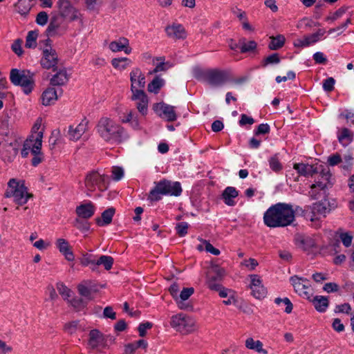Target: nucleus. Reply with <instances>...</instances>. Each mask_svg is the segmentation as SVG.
Masks as SVG:
<instances>
[{
	"label": "nucleus",
	"instance_id": "f257e3e1",
	"mask_svg": "<svg viewBox=\"0 0 354 354\" xmlns=\"http://www.w3.org/2000/svg\"><path fill=\"white\" fill-rule=\"evenodd\" d=\"M295 219L292 206L278 203L270 207L264 214L265 224L270 227H285L291 224Z\"/></svg>",
	"mask_w": 354,
	"mask_h": 354
},
{
	"label": "nucleus",
	"instance_id": "f03ea898",
	"mask_svg": "<svg viewBox=\"0 0 354 354\" xmlns=\"http://www.w3.org/2000/svg\"><path fill=\"white\" fill-rule=\"evenodd\" d=\"M170 326L176 332L182 335H189L196 330V324L194 319L183 313L171 316Z\"/></svg>",
	"mask_w": 354,
	"mask_h": 354
},
{
	"label": "nucleus",
	"instance_id": "7ed1b4c3",
	"mask_svg": "<svg viewBox=\"0 0 354 354\" xmlns=\"http://www.w3.org/2000/svg\"><path fill=\"white\" fill-rule=\"evenodd\" d=\"M181 192L182 189L178 182H171L165 179L156 184V187L150 192L149 198L152 201H158L160 198V194L178 196Z\"/></svg>",
	"mask_w": 354,
	"mask_h": 354
},
{
	"label": "nucleus",
	"instance_id": "20e7f679",
	"mask_svg": "<svg viewBox=\"0 0 354 354\" xmlns=\"http://www.w3.org/2000/svg\"><path fill=\"white\" fill-rule=\"evenodd\" d=\"M8 189L4 196L6 198H14L15 202L19 205L25 204L28 199L32 197V194L27 192V187L20 184L15 178H12L8 183Z\"/></svg>",
	"mask_w": 354,
	"mask_h": 354
},
{
	"label": "nucleus",
	"instance_id": "39448f33",
	"mask_svg": "<svg viewBox=\"0 0 354 354\" xmlns=\"http://www.w3.org/2000/svg\"><path fill=\"white\" fill-rule=\"evenodd\" d=\"M122 131L123 129L121 127L108 118L101 120L98 125V132L106 141L111 139L120 141Z\"/></svg>",
	"mask_w": 354,
	"mask_h": 354
},
{
	"label": "nucleus",
	"instance_id": "423d86ee",
	"mask_svg": "<svg viewBox=\"0 0 354 354\" xmlns=\"http://www.w3.org/2000/svg\"><path fill=\"white\" fill-rule=\"evenodd\" d=\"M225 274L224 268L216 263L211 262L207 272V283L209 288L211 290H218V288H220V282L223 281Z\"/></svg>",
	"mask_w": 354,
	"mask_h": 354
},
{
	"label": "nucleus",
	"instance_id": "0eeeda50",
	"mask_svg": "<svg viewBox=\"0 0 354 354\" xmlns=\"http://www.w3.org/2000/svg\"><path fill=\"white\" fill-rule=\"evenodd\" d=\"M10 79L15 85H20L24 87V92L28 94L31 92L34 81L32 77L26 74V71H19L13 68L10 71Z\"/></svg>",
	"mask_w": 354,
	"mask_h": 354
},
{
	"label": "nucleus",
	"instance_id": "6e6552de",
	"mask_svg": "<svg viewBox=\"0 0 354 354\" xmlns=\"http://www.w3.org/2000/svg\"><path fill=\"white\" fill-rule=\"evenodd\" d=\"M230 72L218 68L209 69L205 72V80L212 86H221L230 80Z\"/></svg>",
	"mask_w": 354,
	"mask_h": 354
},
{
	"label": "nucleus",
	"instance_id": "1a4fd4ad",
	"mask_svg": "<svg viewBox=\"0 0 354 354\" xmlns=\"http://www.w3.org/2000/svg\"><path fill=\"white\" fill-rule=\"evenodd\" d=\"M40 63L44 68L52 69L53 71H57L58 68L62 66L59 64V60L56 50L52 48V47L43 50V57Z\"/></svg>",
	"mask_w": 354,
	"mask_h": 354
},
{
	"label": "nucleus",
	"instance_id": "9d476101",
	"mask_svg": "<svg viewBox=\"0 0 354 354\" xmlns=\"http://www.w3.org/2000/svg\"><path fill=\"white\" fill-rule=\"evenodd\" d=\"M251 283L250 288L252 290V295L257 299H263L267 295V289L262 284L261 278L257 274H251L250 276Z\"/></svg>",
	"mask_w": 354,
	"mask_h": 354
},
{
	"label": "nucleus",
	"instance_id": "9b49d317",
	"mask_svg": "<svg viewBox=\"0 0 354 354\" xmlns=\"http://www.w3.org/2000/svg\"><path fill=\"white\" fill-rule=\"evenodd\" d=\"M58 7L59 15L64 19L73 21L77 18V10L68 0H59Z\"/></svg>",
	"mask_w": 354,
	"mask_h": 354
},
{
	"label": "nucleus",
	"instance_id": "f8f14e48",
	"mask_svg": "<svg viewBox=\"0 0 354 354\" xmlns=\"http://www.w3.org/2000/svg\"><path fill=\"white\" fill-rule=\"evenodd\" d=\"M135 86L133 84L131 86V90L133 93L131 99L133 100H138L137 103V109L142 115L147 113L148 98L146 93L143 90L134 89Z\"/></svg>",
	"mask_w": 354,
	"mask_h": 354
},
{
	"label": "nucleus",
	"instance_id": "ddd939ff",
	"mask_svg": "<svg viewBox=\"0 0 354 354\" xmlns=\"http://www.w3.org/2000/svg\"><path fill=\"white\" fill-rule=\"evenodd\" d=\"M88 344L92 350L101 351L100 346L106 347L103 334L97 329H93L88 334Z\"/></svg>",
	"mask_w": 354,
	"mask_h": 354
},
{
	"label": "nucleus",
	"instance_id": "4468645a",
	"mask_svg": "<svg viewBox=\"0 0 354 354\" xmlns=\"http://www.w3.org/2000/svg\"><path fill=\"white\" fill-rule=\"evenodd\" d=\"M290 281L297 293L309 300L310 299L313 292L310 286L304 283L302 279L297 276L291 277Z\"/></svg>",
	"mask_w": 354,
	"mask_h": 354
},
{
	"label": "nucleus",
	"instance_id": "2eb2a0df",
	"mask_svg": "<svg viewBox=\"0 0 354 354\" xmlns=\"http://www.w3.org/2000/svg\"><path fill=\"white\" fill-rule=\"evenodd\" d=\"M43 138V131H40L36 134H32L28 139H27L24 145L25 148L31 149L32 153L41 152Z\"/></svg>",
	"mask_w": 354,
	"mask_h": 354
},
{
	"label": "nucleus",
	"instance_id": "dca6fc26",
	"mask_svg": "<svg viewBox=\"0 0 354 354\" xmlns=\"http://www.w3.org/2000/svg\"><path fill=\"white\" fill-rule=\"evenodd\" d=\"M95 210V205L92 203L89 202L77 206L75 213L78 218L87 220L93 216Z\"/></svg>",
	"mask_w": 354,
	"mask_h": 354
},
{
	"label": "nucleus",
	"instance_id": "f3484780",
	"mask_svg": "<svg viewBox=\"0 0 354 354\" xmlns=\"http://www.w3.org/2000/svg\"><path fill=\"white\" fill-rule=\"evenodd\" d=\"M165 31L168 37L174 39H183L187 37L186 30L180 24H174L171 26H167Z\"/></svg>",
	"mask_w": 354,
	"mask_h": 354
},
{
	"label": "nucleus",
	"instance_id": "a211bd4d",
	"mask_svg": "<svg viewBox=\"0 0 354 354\" xmlns=\"http://www.w3.org/2000/svg\"><path fill=\"white\" fill-rule=\"evenodd\" d=\"M104 176H101L97 171H92L88 174L85 178V185L88 190L93 191L95 185H100L104 182Z\"/></svg>",
	"mask_w": 354,
	"mask_h": 354
},
{
	"label": "nucleus",
	"instance_id": "6ab92c4d",
	"mask_svg": "<svg viewBox=\"0 0 354 354\" xmlns=\"http://www.w3.org/2000/svg\"><path fill=\"white\" fill-rule=\"evenodd\" d=\"M57 246L59 252L64 255L66 260L68 261H74L75 257L71 250V247L66 239H58L57 240Z\"/></svg>",
	"mask_w": 354,
	"mask_h": 354
},
{
	"label": "nucleus",
	"instance_id": "aec40b11",
	"mask_svg": "<svg viewBox=\"0 0 354 354\" xmlns=\"http://www.w3.org/2000/svg\"><path fill=\"white\" fill-rule=\"evenodd\" d=\"M68 80L66 70L62 66L58 68L57 72L54 75L50 80V84L53 86H62Z\"/></svg>",
	"mask_w": 354,
	"mask_h": 354
},
{
	"label": "nucleus",
	"instance_id": "412c9836",
	"mask_svg": "<svg viewBox=\"0 0 354 354\" xmlns=\"http://www.w3.org/2000/svg\"><path fill=\"white\" fill-rule=\"evenodd\" d=\"M86 130V123L81 122L76 126L71 125L69 127L68 136L71 140H78Z\"/></svg>",
	"mask_w": 354,
	"mask_h": 354
},
{
	"label": "nucleus",
	"instance_id": "4be33fe9",
	"mask_svg": "<svg viewBox=\"0 0 354 354\" xmlns=\"http://www.w3.org/2000/svg\"><path fill=\"white\" fill-rule=\"evenodd\" d=\"M155 108L156 110L162 111L169 122H173L176 120V114L174 106L166 104L164 102H160L156 104Z\"/></svg>",
	"mask_w": 354,
	"mask_h": 354
},
{
	"label": "nucleus",
	"instance_id": "5701e85b",
	"mask_svg": "<svg viewBox=\"0 0 354 354\" xmlns=\"http://www.w3.org/2000/svg\"><path fill=\"white\" fill-rule=\"evenodd\" d=\"M294 169L297 170L299 174L304 176H313L315 174L319 173V168L310 165L296 163L294 165Z\"/></svg>",
	"mask_w": 354,
	"mask_h": 354
},
{
	"label": "nucleus",
	"instance_id": "b1692460",
	"mask_svg": "<svg viewBox=\"0 0 354 354\" xmlns=\"http://www.w3.org/2000/svg\"><path fill=\"white\" fill-rule=\"evenodd\" d=\"M238 192L233 187H227L225 189L222 194V198L224 200L226 205L229 206H233L234 201L233 198L238 196Z\"/></svg>",
	"mask_w": 354,
	"mask_h": 354
},
{
	"label": "nucleus",
	"instance_id": "393cba45",
	"mask_svg": "<svg viewBox=\"0 0 354 354\" xmlns=\"http://www.w3.org/2000/svg\"><path fill=\"white\" fill-rule=\"evenodd\" d=\"M245 346L249 350L263 354L268 353L267 351L263 348V343L259 340H254L252 337H248L245 339Z\"/></svg>",
	"mask_w": 354,
	"mask_h": 354
},
{
	"label": "nucleus",
	"instance_id": "a878e982",
	"mask_svg": "<svg viewBox=\"0 0 354 354\" xmlns=\"http://www.w3.org/2000/svg\"><path fill=\"white\" fill-rule=\"evenodd\" d=\"M42 104L44 106L50 105L57 99V91L54 88H48L41 95Z\"/></svg>",
	"mask_w": 354,
	"mask_h": 354
},
{
	"label": "nucleus",
	"instance_id": "bb28decb",
	"mask_svg": "<svg viewBox=\"0 0 354 354\" xmlns=\"http://www.w3.org/2000/svg\"><path fill=\"white\" fill-rule=\"evenodd\" d=\"M62 21L59 15H55L50 18L49 25L46 29V32L48 36H54L56 35L57 30L59 28Z\"/></svg>",
	"mask_w": 354,
	"mask_h": 354
},
{
	"label": "nucleus",
	"instance_id": "cd10ccee",
	"mask_svg": "<svg viewBox=\"0 0 354 354\" xmlns=\"http://www.w3.org/2000/svg\"><path fill=\"white\" fill-rule=\"evenodd\" d=\"M67 303L71 306L75 312H80L86 308L87 302L81 297H74L72 299H68Z\"/></svg>",
	"mask_w": 354,
	"mask_h": 354
},
{
	"label": "nucleus",
	"instance_id": "c85d7f7f",
	"mask_svg": "<svg viewBox=\"0 0 354 354\" xmlns=\"http://www.w3.org/2000/svg\"><path fill=\"white\" fill-rule=\"evenodd\" d=\"M115 212V209L113 207L108 208L102 212V218L98 217L95 219L96 223L99 225H108L111 223Z\"/></svg>",
	"mask_w": 354,
	"mask_h": 354
},
{
	"label": "nucleus",
	"instance_id": "c756f323",
	"mask_svg": "<svg viewBox=\"0 0 354 354\" xmlns=\"http://www.w3.org/2000/svg\"><path fill=\"white\" fill-rule=\"evenodd\" d=\"M32 1L33 0H19L15 5L17 12L21 15H27L33 5Z\"/></svg>",
	"mask_w": 354,
	"mask_h": 354
},
{
	"label": "nucleus",
	"instance_id": "7c9ffc66",
	"mask_svg": "<svg viewBox=\"0 0 354 354\" xmlns=\"http://www.w3.org/2000/svg\"><path fill=\"white\" fill-rule=\"evenodd\" d=\"M270 39L271 41L268 45V48L273 50L282 48L286 41L284 36L282 35H278L276 37L271 36Z\"/></svg>",
	"mask_w": 354,
	"mask_h": 354
},
{
	"label": "nucleus",
	"instance_id": "2f4dec72",
	"mask_svg": "<svg viewBox=\"0 0 354 354\" xmlns=\"http://www.w3.org/2000/svg\"><path fill=\"white\" fill-rule=\"evenodd\" d=\"M315 309L318 311L322 312L326 310L328 306V300L326 297L323 296H316L312 299Z\"/></svg>",
	"mask_w": 354,
	"mask_h": 354
},
{
	"label": "nucleus",
	"instance_id": "473e14b6",
	"mask_svg": "<svg viewBox=\"0 0 354 354\" xmlns=\"http://www.w3.org/2000/svg\"><path fill=\"white\" fill-rule=\"evenodd\" d=\"M327 211H328V208H327L325 203H324V202L315 203L313 207V216L310 218V221H314L318 219V218L315 217V214H319V215H323L324 216H325V214Z\"/></svg>",
	"mask_w": 354,
	"mask_h": 354
},
{
	"label": "nucleus",
	"instance_id": "72a5a7b5",
	"mask_svg": "<svg viewBox=\"0 0 354 354\" xmlns=\"http://www.w3.org/2000/svg\"><path fill=\"white\" fill-rule=\"evenodd\" d=\"M163 84L164 80L157 75L148 84L147 90L150 93H158L160 88L163 86Z\"/></svg>",
	"mask_w": 354,
	"mask_h": 354
},
{
	"label": "nucleus",
	"instance_id": "f704fd0d",
	"mask_svg": "<svg viewBox=\"0 0 354 354\" xmlns=\"http://www.w3.org/2000/svg\"><path fill=\"white\" fill-rule=\"evenodd\" d=\"M297 242L299 243L300 246L304 251L309 250L315 247V243L313 239L310 237L299 236L297 238Z\"/></svg>",
	"mask_w": 354,
	"mask_h": 354
},
{
	"label": "nucleus",
	"instance_id": "c9c22d12",
	"mask_svg": "<svg viewBox=\"0 0 354 354\" xmlns=\"http://www.w3.org/2000/svg\"><path fill=\"white\" fill-rule=\"evenodd\" d=\"M90 283H91L90 281H84V282L78 284L77 286V288L79 294L82 297H84L89 299H92V297H91V295L92 292V288L88 287V284Z\"/></svg>",
	"mask_w": 354,
	"mask_h": 354
},
{
	"label": "nucleus",
	"instance_id": "e433bc0d",
	"mask_svg": "<svg viewBox=\"0 0 354 354\" xmlns=\"http://www.w3.org/2000/svg\"><path fill=\"white\" fill-rule=\"evenodd\" d=\"M96 264L97 267L102 265L106 270H110L113 264V258L111 256L102 255L96 260Z\"/></svg>",
	"mask_w": 354,
	"mask_h": 354
},
{
	"label": "nucleus",
	"instance_id": "4c0bfd02",
	"mask_svg": "<svg viewBox=\"0 0 354 354\" xmlns=\"http://www.w3.org/2000/svg\"><path fill=\"white\" fill-rule=\"evenodd\" d=\"M80 263L83 266H91V270L93 272L97 271V266L96 264V260L92 259V255L90 254H84L80 259Z\"/></svg>",
	"mask_w": 354,
	"mask_h": 354
},
{
	"label": "nucleus",
	"instance_id": "58836bf2",
	"mask_svg": "<svg viewBox=\"0 0 354 354\" xmlns=\"http://www.w3.org/2000/svg\"><path fill=\"white\" fill-rule=\"evenodd\" d=\"M38 37V32L35 30H31L28 32L26 40V48H35L37 46V39Z\"/></svg>",
	"mask_w": 354,
	"mask_h": 354
},
{
	"label": "nucleus",
	"instance_id": "ea45409f",
	"mask_svg": "<svg viewBox=\"0 0 354 354\" xmlns=\"http://www.w3.org/2000/svg\"><path fill=\"white\" fill-rule=\"evenodd\" d=\"M280 62V57L278 53H273L262 60L261 64L263 67L268 64H278Z\"/></svg>",
	"mask_w": 354,
	"mask_h": 354
},
{
	"label": "nucleus",
	"instance_id": "a19ab883",
	"mask_svg": "<svg viewBox=\"0 0 354 354\" xmlns=\"http://www.w3.org/2000/svg\"><path fill=\"white\" fill-rule=\"evenodd\" d=\"M124 43L121 41H112L109 44L110 49L113 52L120 51L126 48L128 45V41L124 39Z\"/></svg>",
	"mask_w": 354,
	"mask_h": 354
},
{
	"label": "nucleus",
	"instance_id": "79ce46f5",
	"mask_svg": "<svg viewBox=\"0 0 354 354\" xmlns=\"http://www.w3.org/2000/svg\"><path fill=\"white\" fill-rule=\"evenodd\" d=\"M74 226L80 230L88 231L90 229V223L85 219L77 218L74 222Z\"/></svg>",
	"mask_w": 354,
	"mask_h": 354
},
{
	"label": "nucleus",
	"instance_id": "37998d69",
	"mask_svg": "<svg viewBox=\"0 0 354 354\" xmlns=\"http://www.w3.org/2000/svg\"><path fill=\"white\" fill-rule=\"evenodd\" d=\"M353 133L348 129L344 128L342 129L341 134L338 136V140L342 143L344 140H346L348 142H350L353 140Z\"/></svg>",
	"mask_w": 354,
	"mask_h": 354
},
{
	"label": "nucleus",
	"instance_id": "c03bdc74",
	"mask_svg": "<svg viewBox=\"0 0 354 354\" xmlns=\"http://www.w3.org/2000/svg\"><path fill=\"white\" fill-rule=\"evenodd\" d=\"M59 293L63 297L64 300H67L71 296V290L65 285L60 283L57 286Z\"/></svg>",
	"mask_w": 354,
	"mask_h": 354
},
{
	"label": "nucleus",
	"instance_id": "a18cd8bd",
	"mask_svg": "<svg viewBox=\"0 0 354 354\" xmlns=\"http://www.w3.org/2000/svg\"><path fill=\"white\" fill-rule=\"evenodd\" d=\"M281 302H283L286 306V309H285V312L288 314L290 313L292 310V304L291 303V301H290V299L288 298H284V299H281V298H277L275 299V303L277 304H280Z\"/></svg>",
	"mask_w": 354,
	"mask_h": 354
},
{
	"label": "nucleus",
	"instance_id": "49530a36",
	"mask_svg": "<svg viewBox=\"0 0 354 354\" xmlns=\"http://www.w3.org/2000/svg\"><path fill=\"white\" fill-rule=\"evenodd\" d=\"M257 43L252 40L248 43H243L241 48V53H247L250 51H252L257 48Z\"/></svg>",
	"mask_w": 354,
	"mask_h": 354
},
{
	"label": "nucleus",
	"instance_id": "de8ad7c7",
	"mask_svg": "<svg viewBox=\"0 0 354 354\" xmlns=\"http://www.w3.org/2000/svg\"><path fill=\"white\" fill-rule=\"evenodd\" d=\"M23 41L20 39H16L14 43L12 44V50L18 55L21 56L24 51L21 48V44Z\"/></svg>",
	"mask_w": 354,
	"mask_h": 354
},
{
	"label": "nucleus",
	"instance_id": "09e8293b",
	"mask_svg": "<svg viewBox=\"0 0 354 354\" xmlns=\"http://www.w3.org/2000/svg\"><path fill=\"white\" fill-rule=\"evenodd\" d=\"M78 321H72L65 324L64 329L70 334L74 333L77 328Z\"/></svg>",
	"mask_w": 354,
	"mask_h": 354
},
{
	"label": "nucleus",
	"instance_id": "8fccbe9b",
	"mask_svg": "<svg viewBox=\"0 0 354 354\" xmlns=\"http://www.w3.org/2000/svg\"><path fill=\"white\" fill-rule=\"evenodd\" d=\"M194 290L193 288H185L182 290L178 297L179 299L187 300L193 295Z\"/></svg>",
	"mask_w": 354,
	"mask_h": 354
},
{
	"label": "nucleus",
	"instance_id": "3c124183",
	"mask_svg": "<svg viewBox=\"0 0 354 354\" xmlns=\"http://www.w3.org/2000/svg\"><path fill=\"white\" fill-rule=\"evenodd\" d=\"M270 167L274 171H279L282 169V165L276 156L272 157L270 160Z\"/></svg>",
	"mask_w": 354,
	"mask_h": 354
},
{
	"label": "nucleus",
	"instance_id": "603ef678",
	"mask_svg": "<svg viewBox=\"0 0 354 354\" xmlns=\"http://www.w3.org/2000/svg\"><path fill=\"white\" fill-rule=\"evenodd\" d=\"M175 301H176V304L180 310L192 311L194 309L193 305L190 303H185V300H181L178 298V300Z\"/></svg>",
	"mask_w": 354,
	"mask_h": 354
},
{
	"label": "nucleus",
	"instance_id": "864d4df0",
	"mask_svg": "<svg viewBox=\"0 0 354 354\" xmlns=\"http://www.w3.org/2000/svg\"><path fill=\"white\" fill-rule=\"evenodd\" d=\"M188 224L187 223L183 222L178 223L176 225L177 234L180 236H184L187 233Z\"/></svg>",
	"mask_w": 354,
	"mask_h": 354
},
{
	"label": "nucleus",
	"instance_id": "5fc2aeb1",
	"mask_svg": "<svg viewBox=\"0 0 354 354\" xmlns=\"http://www.w3.org/2000/svg\"><path fill=\"white\" fill-rule=\"evenodd\" d=\"M48 19V14L46 12H40L36 17V22L40 26L45 25Z\"/></svg>",
	"mask_w": 354,
	"mask_h": 354
},
{
	"label": "nucleus",
	"instance_id": "6e6d98bb",
	"mask_svg": "<svg viewBox=\"0 0 354 354\" xmlns=\"http://www.w3.org/2000/svg\"><path fill=\"white\" fill-rule=\"evenodd\" d=\"M103 316L105 318H109L112 320L116 319V313L113 311V308L111 306H106L104 308L103 311Z\"/></svg>",
	"mask_w": 354,
	"mask_h": 354
},
{
	"label": "nucleus",
	"instance_id": "4d7b16f0",
	"mask_svg": "<svg viewBox=\"0 0 354 354\" xmlns=\"http://www.w3.org/2000/svg\"><path fill=\"white\" fill-rule=\"evenodd\" d=\"M179 290V285L176 282L173 283L169 288V292L174 300H178Z\"/></svg>",
	"mask_w": 354,
	"mask_h": 354
},
{
	"label": "nucleus",
	"instance_id": "13d9d810",
	"mask_svg": "<svg viewBox=\"0 0 354 354\" xmlns=\"http://www.w3.org/2000/svg\"><path fill=\"white\" fill-rule=\"evenodd\" d=\"M152 326V324L150 322L140 324L138 328L140 336L145 337L147 334L146 330L151 328Z\"/></svg>",
	"mask_w": 354,
	"mask_h": 354
},
{
	"label": "nucleus",
	"instance_id": "bf43d9fd",
	"mask_svg": "<svg viewBox=\"0 0 354 354\" xmlns=\"http://www.w3.org/2000/svg\"><path fill=\"white\" fill-rule=\"evenodd\" d=\"M335 80L333 77H328L326 79L324 84L323 88L326 91L330 92L334 88Z\"/></svg>",
	"mask_w": 354,
	"mask_h": 354
},
{
	"label": "nucleus",
	"instance_id": "052dcab7",
	"mask_svg": "<svg viewBox=\"0 0 354 354\" xmlns=\"http://www.w3.org/2000/svg\"><path fill=\"white\" fill-rule=\"evenodd\" d=\"M339 238L346 247H348L351 245L353 236L348 233H341Z\"/></svg>",
	"mask_w": 354,
	"mask_h": 354
},
{
	"label": "nucleus",
	"instance_id": "680f3d73",
	"mask_svg": "<svg viewBox=\"0 0 354 354\" xmlns=\"http://www.w3.org/2000/svg\"><path fill=\"white\" fill-rule=\"evenodd\" d=\"M202 242L205 245V250L214 255L220 254V250L215 248L209 241L206 240H202Z\"/></svg>",
	"mask_w": 354,
	"mask_h": 354
},
{
	"label": "nucleus",
	"instance_id": "e2e57ef3",
	"mask_svg": "<svg viewBox=\"0 0 354 354\" xmlns=\"http://www.w3.org/2000/svg\"><path fill=\"white\" fill-rule=\"evenodd\" d=\"M170 66H171V65L168 62L165 63V62H162L158 64L156 66V68L152 71H151L149 73L153 74V73H156L160 71H165Z\"/></svg>",
	"mask_w": 354,
	"mask_h": 354
},
{
	"label": "nucleus",
	"instance_id": "0e129e2a",
	"mask_svg": "<svg viewBox=\"0 0 354 354\" xmlns=\"http://www.w3.org/2000/svg\"><path fill=\"white\" fill-rule=\"evenodd\" d=\"M342 162L341 156L338 153L330 156L328 159V162L330 166H335Z\"/></svg>",
	"mask_w": 354,
	"mask_h": 354
},
{
	"label": "nucleus",
	"instance_id": "69168bd1",
	"mask_svg": "<svg viewBox=\"0 0 354 354\" xmlns=\"http://www.w3.org/2000/svg\"><path fill=\"white\" fill-rule=\"evenodd\" d=\"M113 179L115 180H118L122 178L123 176V169L119 167H114L113 168Z\"/></svg>",
	"mask_w": 354,
	"mask_h": 354
},
{
	"label": "nucleus",
	"instance_id": "338daca9",
	"mask_svg": "<svg viewBox=\"0 0 354 354\" xmlns=\"http://www.w3.org/2000/svg\"><path fill=\"white\" fill-rule=\"evenodd\" d=\"M270 132V127L268 124H261L257 130L255 132L256 136H259L260 134H266Z\"/></svg>",
	"mask_w": 354,
	"mask_h": 354
},
{
	"label": "nucleus",
	"instance_id": "774afa93",
	"mask_svg": "<svg viewBox=\"0 0 354 354\" xmlns=\"http://www.w3.org/2000/svg\"><path fill=\"white\" fill-rule=\"evenodd\" d=\"M127 324L124 319H120L114 326L115 331L122 332L126 330Z\"/></svg>",
	"mask_w": 354,
	"mask_h": 354
}]
</instances>
